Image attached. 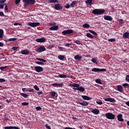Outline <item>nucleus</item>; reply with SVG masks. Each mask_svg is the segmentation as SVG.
I'll return each instance as SVG.
<instances>
[{
  "label": "nucleus",
  "instance_id": "f3484780",
  "mask_svg": "<svg viewBox=\"0 0 129 129\" xmlns=\"http://www.w3.org/2000/svg\"><path fill=\"white\" fill-rule=\"evenodd\" d=\"M104 19L105 20H107V21H112V17L109 16H106V15L104 16Z\"/></svg>",
  "mask_w": 129,
  "mask_h": 129
},
{
  "label": "nucleus",
  "instance_id": "473e14b6",
  "mask_svg": "<svg viewBox=\"0 0 129 129\" xmlns=\"http://www.w3.org/2000/svg\"><path fill=\"white\" fill-rule=\"evenodd\" d=\"M58 58L60 60H63L65 58V56L59 55L58 56Z\"/></svg>",
  "mask_w": 129,
  "mask_h": 129
},
{
  "label": "nucleus",
  "instance_id": "58836bf2",
  "mask_svg": "<svg viewBox=\"0 0 129 129\" xmlns=\"http://www.w3.org/2000/svg\"><path fill=\"white\" fill-rule=\"evenodd\" d=\"M83 27L84 28H89L90 27V25L88 24V23H85L84 24V25H83Z\"/></svg>",
  "mask_w": 129,
  "mask_h": 129
},
{
  "label": "nucleus",
  "instance_id": "680f3d73",
  "mask_svg": "<svg viewBox=\"0 0 129 129\" xmlns=\"http://www.w3.org/2000/svg\"><path fill=\"white\" fill-rule=\"evenodd\" d=\"M18 48H19L18 47H12V49H13V50H17Z\"/></svg>",
  "mask_w": 129,
  "mask_h": 129
},
{
  "label": "nucleus",
  "instance_id": "7c9ffc66",
  "mask_svg": "<svg viewBox=\"0 0 129 129\" xmlns=\"http://www.w3.org/2000/svg\"><path fill=\"white\" fill-rule=\"evenodd\" d=\"M4 31L3 29H0V39L4 37Z\"/></svg>",
  "mask_w": 129,
  "mask_h": 129
},
{
  "label": "nucleus",
  "instance_id": "bf43d9fd",
  "mask_svg": "<svg viewBox=\"0 0 129 129\" xmlns=\"http://www.w3.org/2000/svg\"><path fill=\"white\" fill-rule=\"evenodd\" d=\"M6 81V80L4 79H0V82H5Z\"/></svg>",
  "mask_w": 129,
  "mask_h": 129
},
{
  "label": "nucleus",
  "instance_id": "f03ea898",
  "mask_svg": "<svg viewBox=\"0 0 129 129\" xmlns=\"http://www.w3.org/2000/svg\"><path fill=\"white\" fill-rule=\"evenodd\" d=\"M23 2L25 3L24 6L26 7L28 5H34L36 3L35 0H23Z\"/></svg>",
  "mask_w": 129,
  "mask_h": 129
},
{
  "label": "nucleus",
  "instance_id": "7ed1b4c3",
  "mask_svg": "<svg viewBox=\"0 0 129 129\" xmlns=\"http://www.w3.org/2000/svg\"><path fill=\"white\" fill-rule=\"evenodd\" d=\"M105 115L108 119H114L115 118V115L112 113L108 112L105 114Z\"/></svg>",
  "mask_w": 129,
  "mask_h": 129
},
{
  "label": "nucleus",
  "instance_id": "cd10ccee",
  "mask_svg": "<svg viewBox=\"0 0 129 129\" xmlns=\"http://www.w3.org/2000/svg\"><path fill=\"white\" fill-rule=\"evenodd\" d=\"M70 86L72 87H76V88H78L80 86V85L79 84H77V83L70 84Z\"/></svg>",
  "mask_w": 129,
  "mask_h": 129
},
{
  "label": "nucleus",
  "instance_id": "1a4fd4ad",
  "mask_svg": "<svg viewBox=\"0 0 129 129\" xmlns=\"http://www.w3.org/2000/svg\"><path fill=\"white\" fill-rule=\"evenodd\" d=\"M34 69H35V71L38 73H40L43 71V68L40 66L35 67Z\"/></svg>",
  "mask_w": 129,
  "mask_h": 129
},
{
  "label": "nucleus",
  "instance_id": "9b49d317",
  "mask_svg": "<svg viewBox=\"0 0 129 129\" xmlns=\"http://www.w3.org/2000/svg\"><path fill=\"white\" fill-rule=\"evenodd\" d=\"M38 43H43L45 42L46 41V38L44 37L41 38H38L35 40Z\"/></svg>",
  "mask_w": 129,
  "mask_h": 129
},
{
  "label": "nucleus",
  "instance_id": "6e6552de",
  "mask_svg": "<svg viewBox=\"0 0 129 129\" xmlns=\"http://www.w3.org/2000/svg\"><path fill=\"white\" fill-rule=\"evenodd\" d=\"M53 8L55 10H61L63 9V7L60 4H57L54 5Z\"/></svg>",
  "mask_w": 129,
  "mask_h": 129
},
{
  "label": "nucleus",
  "instance_id": "e2e57ef3",
  "mask_svg": "<svg viewBox=\"0 0 129 129\" xmlns=\"http://www.w3.org/2000/svg\"><path fill=\"white\" fill-rule=\"evenodd\" d=\"M37 94L38 95H41V94H43V92L41 91V92H37Z\"/></svg>",
  "mask_w": 129,
  "mask_h": 129
},
{
  "label": "nucleus",
  "instance_id": "6ab92c4d",
  "mask_svg": "<svg viewBox=\"0 0 129 129\" xmlns=\"http://www.w3.org/2000/svg\"><path fill=\"white\" fill-rule=\"evenodd\" d=\"M117 119L119 121H123V119L122 118V114H119L117 116Z\"/></svg>",
  "mask_w": 129,
  "mask_h": 129
},
{
  "label": "nucleus",
  "instance_id": "8fccbe9b",
  "mask_svg": "<svg viewBox=\"0 0 129 129\" xmlns=\"http://www.w3.org/2000/svg\"><path fill=\"white\" fill-rule=\"evenodd\" d=\"M8 66H5V67H0V70H1L2 71L4 70V69H6L8 68Z\"/></svg>",
  "mask_w": 129,
  "mask_h": 129
},
{
  "label": "nucleus",
  "instance_id": "864d4df0",
  "mask_svg": "<svg viewBox=\"0 0 129 129\" xmlns=\"http://www.w3.org/2000/svg\"><path fill=\"white\" fill-rule=\"evenodd\" d=\"M21 0H15V4L16 5H18L20 4V3L21 2Z\"/></svg>",
  "mask_w": 129,
  "mask_h": 129
},
{
  "label": "nucleus",
  "instance_id": "ddd939ff",
  "mask_svg": "<svg viewBox=\"0 0 129 129\" xmlns=\"http://www.w3.org/2000/svg\"><path fill=\"white\" fill-rule=\"evenodd\" d=\"M30 53V51L28 49L22 50L21 51V53L23 55H27Z\"/></svg>",
  "mask_w": 129,
  "mask_h": 129
},
{
  "label": "nucleus",
  "instance_id": "c03bdc74",
  "mask_svg": "<svg viewBox=\"0 0 129 129\" xmlns=\"http://www.w3.org/2000/svg\"><path fill=\"white\" fill-rule=\"evenodd\" d=\"M34 88L36 90V91H39L40 90L39 88L37 85H35L34 86Z\"/></svg>",
  "mask_w": 129,
  "mask_h": 129
},
{
  "label": "nucleus",
  "instance_id": "a19ab883",
  "mask_svg": "<svg viewBox=\"0 0 129 129\" xmlns=\"http://www.w3.org/2000/svg\"><path fill=\"white\" fill-rule=\"evenodd\" d=\"M96 83H98V84H102V83L101 82V80L100 79H96L95 80Z\"/></svg>",
  "mask_w": 129,
  "mask_h": 129
},
{
  "label": "nucleus",
  "instance_id": "5701e85b",
  "mask_svg": "<svg viewBox=\"0 0 129 129\" xmlns=\"http://www.w3.org/2000/svg\"><path fill=\"white\" fill-rule=\"evenodd\" d=\"M58 77L60 78H70L71 77L70 75L67 76V75H62V74L59 75Z\"/></svg>",
  "mask_w": 129,
  "mask_h": 129
},
{
  "label": "nucleus",
  "instance_id": "79ce46f5",
  "mask_svg": "<svg viewBox=\"0 0 129 129\" xmlns=\"http://www.w3.org/2000/svg\"><path fill=\"white\" fill-rule=\"evenodd\" d=\"M122 86L124 87L125 88H129V84L127 83H124L122 84Z\"/></svg>",
  "mask_w": 129,
  "mask_h": 129
},
{
  "label": "nucleus",
  "instance_id": "20e7f679",
  "mask_svg": "<svg viewBox=\"0 0 129 129\" xmlns=\"http://www.w3.org/2000/svg\"><path fill=\"white\" fill-rule=\"evenodd\" d=\"M36 60L40 61H36L35 62V63L36 64H39V65H44V63L43 62H46L47 61V60H46L45 59L40 58H36Z\"/></svg>",
  "mask_w": 129,
  "mask_h": 129
},
{
  "label": "nucleus",
  "instance_id": "4468645a",
  "mask_svg": "<svg viewBox=\"0 0 129 129\" xmlns=\"http://www.w3.org/2000/svg\"><path fill=\"white\" fill-rule=\"evenodd\" d=\"M105 101H109V102H115V100L112 98H107L104 99Z\"/></svg>",
  "mask_w": 129,
  "mask_h": 129
},
{
  "label": "nucleus",
  "instance_id": "2eb2a0df",
  "mask_svg": "<svg viewBox=\"0 0 129 129\" xmlns=\"http://www.w3.org/2000/svg\"><path fill=\"white\" fill-rule=\"evenodd\" d=\"M51 85L56 87H62L63 84L62 83H53Z\"/></svg>",
  "mask_w": 129,
  "mask_h": 129
},
{
  "label": "nucleus",
  "instance_id": "9d476101",
  "mask_svg": "<svg viewBox=\"0 0 129 129\" xmlns=\"http://www.w3.org/2000/svg\"><path fill=\"white\" fill-rule=\"evenodd\" d=\"M40 23L36 22V23H29L28 24V25L30 26L31 27H35L39 26Z\"/></svg>",
  "mask_w": 129,
  "mask_h": 129
},
{
  "label": "nucleus",
  "instance_id": "39448f33",
  "mask_svg": "<svg viewBox=\"0 0 129 129\" xmlns=\"http://www.w3.org/2000/svg\"><path fill=\"white\" fill-rule=\"evenodd\" d=\"M73 33H74V30L72 29H69L62 32V34L63 35H66L67 34H73Z\"/></svg>",
  "mask_w": 129,
  "mask_h": 129
},
{
  "label": "nucleus",
  "instance_id": "0eeeda50",
  "mask_svg": "<svg viewBox=\"0 0 129 129\" xmlns=\"http://www.w3.org/2000/svg\"><path fill=\"white\" fill-rule=\"evenodd\" d=\"M106 69H98V68H93L92 70V72H106Z\"/></svg>",
  "mask_w": 129,
  "mask_h": 129
},
{
  "label": "nucleus",
  "instance_id": "2f4dec72",
  "mask_svg": "<svg viewBox=\"0 0 129 129\" xmlns=\"http://www.w3.org/2000/svg\"><path fill=\"white\" fill-rule=\"evenodd\" d=\"M86 36L88 38H90V39H93L94 37V36L90 33L86 34Z\"/></svg>",
  "mask_w": 129,
  "mask_h": 129
},
{
  "label": "nucleus",
  "instance_id": "aec40b11",
  "mask_svg": "<svg viewBox=\"0 0 129 129\" xmlns=\"http://www.w3.org/2000/svg\"><path fill=\"white\" fill-rule=\"evenodd\" d=\"M117 90L120 92H123V88L121 85H118L117 86Z\"/></svg>",
  "mask_w": 129,
  "mask_h": 129
},
{
  "label": "nucleus",
  "instance_id": "a211bd4d",
  "mask_svg": "<svg viewBox=\"0 0 129 129\" xmlns=\"http://www.w3.org/2000/svg\"><path fill=\"white\" fill-rule=\"evenodd\" d=\"M59 28L58 26H53V27H50L49 30L51 31H56Z\"/></svg>",
  "mask_w": 129,
  "mask_h": 129
},
{
  "label": "nucleus",
  "instance_id": "f704fd0d",
  "mask_svg": "<svg viewBox=\"0 0 129 129\" xmlns=\"http://www.w3.org/2000/svg\"><path fill=\"white\" fill-rule=\"evenodd\" d=\"M59 1L58 0H49V3H58Z\"/></svg>",
  "mask_w": 129,
  "mask_h": 129
},
{
  "label": "nucleus",
  "instance_id": "603ef678",
  "mask_svg": "<svg viewBox=\"0 0 129 129\" xmlns=\"http://www.w3.org/2000/svg\"><path fill=\"white\" fill-rule=\"evenodd\" d=\"M35 109L36 110L39 111V110H42V108L40 106H38V107H36Z\"/></svg>",
  "mask_w": 129,
  "mask_h": 129
},
{
  "label": "nucleus",
  "instance_id": "f8f14e48",
  "mask_svg": "<svg viewBox=\"0 0 129 129\" xmlns=\"http://www.w3.org/2000/svg\"><path fill=\"white\" fill-rule=\"evenodd\" d=\"M82 56L80 55L79 54H77L74 56V58L75 60L80 61L82 59Z\"/></svg>",
  "mask_w": 129,
  "mask_h": 129
},
{
  "label": "nucleus",
  "instance_id": "de8ad7c7",
  "mask_svg": "<svg viewBox=\"0 0 129 129\" xmlns=\"http://www.w3.org/2000/svg\"><path fill=\"white\" fill-rule=\"evenodd\" d=\"M71 7V5L69 4H68L66 6H64V8L66 9H69Z\"/></svg>",
  "mask_w": 129,
  "mask_h": 129
},
{
  "label": "nucleus",
  "instance_id": "4c0bfd02",
  "mask_svg": "<svg viewBox=\"0 0 129 129\" xmlns=\"http://www.w3.org/2000/svg\"><path fill=\"white\" fill-rule=\"evenodd\" d=\"M91 61L96 64H97V58H93Z\"/></svg>",
  "mask_w": 129,
  "mask_h": 129
},
{
  "label": "nucleus",
  "instance_id": "774afa93",
  "mask_svg": "<svg viewBox=\"0 0 129 129\" xmlns=\"http://www.w3.org/2000/svg\"><path fill=\"white\" fill-rule=\"evenodd\" d=\"M64 129H75L71 127H66Z\"/></svg>",
  "mask_w": 129,
  "mask_h": 129
},
{
  "label": "nucleus",
  "instance_id": "6e6d98bb",
  "mask_svg": "<svg viewBox=\"0 0 129 129\" xmlns=\"http://www.w3.org/2000/svg\"><path fill=\"white\" fill-rule=\"evenodd\" d=\"M45 127L46 129H51V127L49 126L48 124H46Z\"/></svg>",
  "mask_w": 129,
  "mask_h": 129
},
{
  "label": "nucleus",
  "instance_id": "f257e3e1",
  "mask_svg": "<svg viewBox=\"0 0 129 129\" xmlns=\"http://www.w3.org/2000/svg\"><path fill=\"white\" fill-rule=\"evenodd\" d=\"M105 12L104 9H95L92 12V13L94 15H101Z\"/></svg>",
  "mask_w": 129,
  "mask_h": 129
},
{
  "label": "nucleus",
  "instance_id": "c9c22d12",
  "mask_svg": "<svg viewBox=\"0 0 129 129\" xmlns=\"http://www.w3.org/2000/svg\"><path fill=\"white\" fill-rule=\"evenodd\" d=\"M86 4L92 5L93 4V0H87L86 1Z\"/></svg>",
  "mask_w": 129,
  "mask_h": 129
},
{
  "label": "nucleus",
  "instance_id": "37998d69",
  "mask_svg": "<svg viewBox=\"0 0 129 129\" xmlns=\"http://www.w3.org/2000/svg\"><path fill=\"white\" fill-rule=\"evenodd\" d=\"M29 104V103L26 102H24L21 103V105H23L24 106H25L26 105H28Z\"/></svg>",
  "mask_w": 129,
  "mask_h": 129
},
{
  "label": "nucleus",
  "instance_id": "a878e982",
  "mask_svg": "<svg viewBox=\"0 0 129 129\" xmlns=\"http://www.w3.org/2000/svg\"><path fill=\"white\" fill-rule=\"evenodd\" d=\"M122 37L124 39H126V38L129 39V33L128 32H125V33H124L123 34Z\"/></svg>",
  "mask_w": 129,
  "mask_h": 129
},
{
  "label": "nucleus",
  "instance_id": "412c9836",
  "mask_svg": "<svg viewBox=\"0 0 129 129\" xmlns=\"http://www.w3.org/2000/svg\"><path fill=\"white\" fill-rule=\"evenodd\" d=\"M82 98L84 100H91V99H92V98H90V97H88V96H87L86 95H82Z\"/></svg>",
  "mask_w": 129,
  "mask_h": 129
},
{
  "label": "nucleus",
  "instance_id": "bb28decb",
  "mask_svg": "<svg viewBox=\"0 0 129 129\" xmlns=\"http://www.w3.org/2000/svg\"><path fill=\"white\" fill-rule=\"evenodd\" d=\"M22 91L23 92H34V89H30V90H28L26 88H22Z\"/></svg>",
  "mask_w": 129,
  "mask_h": 129
},
{
  "label": "nucleus",
  "instance_id": "393cba45",
  "mask_svg": "<svg viewBox=\"0 0 129 129\" xmlns=\"http://www.w3.org/2000/svg\"><path fill=\"white\" fill-rule=\"evenodd\" d=\"M50 94L51 97H57V96H58L57 94L54 91H51V92H50Z\"/></svg>",
  "mask_w": 129,
  "mask_h": 129
},
{
  "label": "nucleus",
  "instance_id": "5fc2aeb1",
  "mask_svg": "<svg viewBox=\"0 0 129 129\" xmlns=\"http://www.w3.org/2000/svg\"><path fill=\"white\" fill-rule=\"evenodd\" d=\"M74 43H76V44H77L78 45L81 44V41H79V40H77V41H75Z\"/></svg>",
  "mask_w": 129,
  "mask_h": 129
},
{
  "label": "nucleus",
  "instance_id": "09e8293b",
  "mask_svg": "<svg viewBox=\"0 0 129 129\" xmlns=\"http://www.w3.org/2000/svg\"><path fill=\"white\" fill-rule=\"evenodd\" d=\"M4 5H6L5 7V8H4L5 11H9V9H8V6H7V5L6 4H4Z\"/></svg>",
  "mask_w": 129,
  "mask_h": 129
},
{
  "label": "nucleus",
  "instance_id": "338daca9",
  "mask_svg": "<svg viewBox=\"0 0 129 129\" xmlns=\"http://www.w3.org/2000/svg\"><path fill=\"white\" fill-rule=\"evenodd\" d=\"M0 8L4 9V5L0 4Z\"/></svg>",
  "mask_w": 129,
  "mask_h": 129
},
{
  "label": "nucleus",
  "instance_id": "c756f323",
  "mask_svg": "<svg viewBox=\"0 0 129 129\" xmlns=\"http://www.w3.org/2000/svg\"><path fill=\"white\" fill-rule=\"evenodd\" d=\"M20 95L21 96H22L23 97H24V98H27V97H28V96H29V95H28L27 94L23 93H21Z\"/></svg>",
  "mask_w": 129,
  "mask_h": 129
},
{
  "label": "nucleus",
  "instance_id": "423d86ee",
  "mask_svg": "<svg viewBox=\"0 0 129 129\" xmlns=\"http://www.w3.org/2000/svg\"><path fill=\"white\" fill-rule=\"evenodd\" d=\"M46 50V48L44 46L42 45L40 47H39L37 49H36V51L38 52H42Z\"/></svg>",
  "mask_w": 129,
  "mask_h": 129
},
{
  "label": "nucleus",
  "instance_id": "4d7b16f0",
  "mask_svg": "<svg viewBox=\"0 0 129 129\" xmlns=\"http://www.w3.org/2000/svg\"><path fill=\"white\" fill-rule=\"evenodd\" d=\"M0 16L1 17H4L5 14L3 12H0Z\"/></svg>",
  "mask_w": 129,
  "mask_h": 129
},
{
  "label": "nucleus",
  "instance_id": "69168bd1",
  "mask_svg": "<svg viewBox=\"0 0 129 129\" xmlns=\"http://www.w3.org/2000/svg\"><path fill=\"white\" fill-rule=\"evenodd\" d=\"M56 25L55 23H49L50 26H53V25Z\"/></svg>",
  "mask_w": 129,
  "mask_h": 129
},
{
  "label": "nucleus",
  "instance_id": "a18cd8bd",
  "mask_svg": "<svg viewBox=\"0 0 129 129\" xmlns=\"http://www.w3.org/2000/svg\"><path fill=\"white\" fill-rule=\"evenodd\" d=\"M96 103L99 105H102V104H103V103L101 101H97Z\"/></svg>",
  "mask_w": 129,
  "mask_h": 129
},
{
  "label": "nucleus",
  "instance_id": "4be33fe9",
  "mask_svg": "<svg viewBox=\"0 0 129 129\" xmlns=\"http://www.w3.org/2000/svg\"><path fill=\"white\" fill-rule=\"evenodd\" d=\"M79 104H80V105H83V106H88V105H89V103L86 101H84L82 102H80Z\"/></svg>",
  "mask_w": 129,
  "mask_h": 129
},
{
  "label": "nucleus",
  "instance_id": "e433bc0d",
  "mask_svg": "<svg viewBox=\"0 0 129 129\" xmlns=\"http://www.w3.org/2000/svg\"><path fill=\"white\" fill-rule=\"evenodd\" d=\"M17 39H18V38H12L8 39L7 40L8 41H14L17 40Z\"/></svg>",
  "mask_w": 129,
  "mask_h": 129
},
{
  "label": "nucleus",
  "instance_id": "72a5a7b5",
  "mask_svg": "<svg viewBox=\"0 0 129 129\" xmlns=\"http://www.w3.org/2000/svg\"><path fill=\"white\" fill-rule=\"evenodd\" d=\"M78 4V2L77 1H73L70 5V6L72 8H74L75 7V5Z\"/></svg>",
  "mask_w": 129,
  "mask_h": 129
},
{
  "label": "nucleus",
  "instance_id": "ea45409f",
  "mask_svg": "<svg viewBox=\"0 0 129 129\" xmlns=\"http://www.w3.org/2000/svg\"><path fill=\"white\" fill-rule=\"evenodd\" d=\"M89 32L91 33L93 35H95L96 36H97V35H98L97 33L96 32H95V31H94L93 30H89Z\"/></svg>",
  "mask_w": 129,
  "mask_h": 129
},
{
  "label": "nucleus",
  "instance_id": "dca6fc26",
  "mask_svg": "<svg viewBox=\"0 0 129 129\" xmlns=\"http://www.w3.org/2000/svg\"><path fill=\"white\" fill-rule=\"evenodd\" d=\"M4 129H20L19 127L15 126H9L4 127Z\"/></svg>",
  "mask_w": 129,
  "mask_h": 129
},
{
  "label": "nucleus",
  "instance_id": "13d9d810",
  "mask_svg": "<svg viewBox=\"0 0 129 129\" xmlns=\"http://www.w3.org/2000/svg\"><path fill=\"white\" fill-rule=\"evenodd\" d=\"M126 81L128 82H129V75H127L126 76V79H125Z\"/></svg>",
  "mask_w": 129,
  "mask_h": 129
},
{
  "label": "nucleus",
  "instance_id": "0e129e2a",
  "mask_svg": "<svg viewBox=\"0 0 129 129\" xmlns=\"http://www.w3.org/2000/svg\"><path fill=\"white\" fill-rule=\"evenodd\" d=\"M6 2V0H0V4H3Z\"/></svg>",
  "mask_w": 129,
  "mask_h": 129
},
{
  "label": "nucleus",
  "instance_id": "c85d7f7f",
  "mask_svg": "<svg viewBox=\"0 0 129 129\" xmlns=\"http://www.w3.org/2000/svg\"><path fill=\"white\" fill-rule=\"evenodd\" d=\"M78 90L79 91H81L82 92H83L85 91V88H83L82 87H80L79 86L78 88Z\"/></svg>",
  "mask_w": 129,
  "mask_h": 129
},
{
  "label": "nucleus",
  "instance_id": "3c124183",
  "mask_svg": "<svg viewBox=\"0 0 129 129\" xmlns=\"http://www.w3.org/2000/svg\"><path fill=\"white\" fill-rule=\"evenodd\" d=\"M108 41L111 42L115 41V39H114V38L109 39H108Z\"/></svg>",
  "mask_w": 129,
  "mask_h": 129
},
{
  "label": "nucleus",
  "instance_id": "052dcab7",
  "mask_svg": "<svg viewBox=\"0 0 129 129\" xmlns=\"http://www.w3.org/2000/svg\"><path fill=\"white\" fill-rule=\"evenodd\" d=\"M72 44V43H66L65 46L67 47H70Z\"/></svg>",
  "mask_w": 129,
  "mask_h": 129
},
{
  "label": "nucleus",
  "instance_id": "b1692460",
  "mask_svg": "<svg viewBox=\"0 0 129 129\" xmlns=\"http://www.w3.org/2000/svg\"><path fill=\"white\" fill-rule=\"evenodd\" d=\"M91 112H92V113H94V114H98V113H99L100 111H99V110L97 109H93V110H92Z\"/></svg>",
  "mask_w": 129,
  "mask_h": 129
},
{
  "label": "nucleus",
  "instance_id": "49530a36",
  "mask_svg": "<svg viewBox=\"0 0 129 129\" xmlns=\"http://www.w3.org/2000/svg\"><path fill=\"white\" fill-rule=\"evenodd\" d=\"M118 21H119V25H122V23H123V20H122V19H120V20H119Z\"/></svg>",
  "mask_w": 129,
  "mask_h": 129
}]
</instances>
